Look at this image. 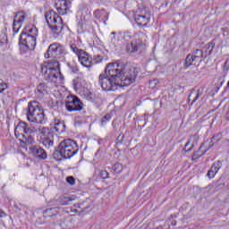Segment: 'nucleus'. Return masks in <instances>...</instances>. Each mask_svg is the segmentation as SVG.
<instances>
[{
    "label": "nucleus",
    "mask_w": 229,
    "mask_h": 229,
    "mask_svg": "<svg viewBox=\"0 0 229 229\" xmlns=\"http://www.w3.org/2000/svg\"><path fill=\"white\" fill-rule=\"evenodd\" d=\"M140 69L124 63H109L105 69V74L98 77L101 89L110 92L117 90V87H128L135 83Z\"/></svg>",
    "instance_id": "obj_1"
},
{
    "label": "nucleus",
    "mask_w": 229,
    "mask_h": 229,
    "mask_svg": "<svg viewBox=\"0 0 229 229\" xmlns=\"http://www.w3.org/2000/svg\"><path fill=\"white\" fill-rule=\"evenodd\" d=\"M14 135L19 139L21 144L25 146H33L35 143V136L38 135L39 142L45 148H53L55 146L53 131L51 129L44 126H34L27 123L26 122H19L14 129Z\"/></svg>",
    "instance_id": "obj_2"
},
{
    "label": "nucleus",
    "mask_w": 229,
    "mask_h": 229,
    "mask_svg": "<svg viewBox=\"0 0 229 229\" xmlns=\"http://www.w3.org/2000/svg\"><path fill=\"white\" fill-rule=\"evenodd\" d=\"M65 55L67 50L65 47L60 43H52L49 45L45 58H54L49 62H45L41 64V72L45 76V80H51V81H62L64 76L60 72V62H65Z\"/></svg>",
    "instance_id": "obj_3"
},
{
    "label": "nucleus",
    "mask_w": 229,
    "mask_h": 229,
    "mask_svg": "<svg viewBox=\"0 0 229 229\" xmlns=\"http://www.w3.org/2000/svg\"><path fill=\"white\" fill-rule=\"evenodd\" d=\"M27 121L29 123H37V124H46L47 123V117L44 114V109L38 101L29 102Z\"/></svg>",
    "instance_id": "obj_4"
},
{
    "label": "nucleus",
    "mask_w": 229,
    "mask_h": 229,
    "mask_svg": "<svg viewBox=\"0 0 229 229\" xmlns=\"http://www.w3.org/2000/svg\"><path fill=\"white\" fill-rule=\"evenodd\" d=\"M45 19L47 26L54 35H60L64 30V20L56 13V12L50 10L46 13Z\"/></svg>",
    "instance_id": "obj_5"
},
{
    "label": "nucleus",
    "mask_w": 229,
    "mask_h": 229,
    "mask_svg": "<svg viewBox=\"0 0 229 229\" xmlns=\"http://www.w3.org/2000/svg\"><path fill=\"white\" fill-rule=\"evenodd\" d=\"M58 151L62 158H72L80 151V147L76 140L66 139L60 142Z\"/></svg>",
    "instance_id": "obj_6"
},
{
    "label": "nucleus",
    "mask_w": 229,
    "mask_h": 229,
    "mask_svg": "<svg viewBox=\"0 0 229 229\" xmlns=\"http://www.w3.org/2000/svg\"><path fill=\"white\" fill-rule=\"evenodd\" d=\"M20 44L24 46L26 49L33 51L35 46H37V28L32 27L30 29H26L25 31L21 32L20 36Z\"/></svg>",
    "instance_id": "obj_7"
},
{
    "label": "nucleus",
    "mask_w": 229,
    "mask_h": 229,
    "mask_svg": "<svg viewBox=\"0 0 229 229\" xmlns=\"http://www.w3.org/2000/svg\"><path fill=\"white\" fill-rule=\"evenodd\" d=\"M147 38L148 36L144 32H136L132 37L131 44L126 46L127 53H137V51L142 49L146 46Z\"/></svg>",
    "instance_id": "obj_8"
},
{
    "label": "nucleus",
    "mask_w": 229,
    "mask_h": 229,
    "mask_svg": "<svg viewBox=\"0 0 229 229\" xmlns=\"http://www.w3.org/2000/svg\"><path fill=\"white\" fill-rule=\"evenodd\" d=\"M134 20L138 26H148L151 21V12L146 8L138 9L134 14Z\"/></svg>",
    "instance_id": "obj_9"
},
{
    "label": "nucleus",
    "mask_w": 229,
    "mask_h": 229,
    "mask_svg": "<svg viewBox=\"0 0 229 229\" xmlns=\"http://www.w3.org/2000/svg\"><path fill=\"white\" fill-rule=\"evenodd\" d=\"M67 112H81L83 110V102L78 97L71 96L65 102Z\"/></svg>",
    "instance_id": "obj_10"
},
{
    "label": "nucleus",
    "mask_w": 229,
    "mask_h": 229,
    "mask_svg": "<svg viewBox=\"0 0 229 229\" xmlns=\"http://www.w3.org/2000/svg\"><path fill=\"white\" fill-rule=\"evenodd\" d=\"M55 6L59 15H68L72 8V0H56Z\"/></svg>",
    "instance_id": "obj_11"
},
{
    "label": "nucleus",
    "mask_w": 229,
    "mask_h": 229,
    "mask_svg": "<svg viewBox=\"0 0 229 229\" xmlns=\"http://www.w3.org/2000/svg\"><path fill=\"white\" fill-rule=\"evenodd\" d=\"M221 140V134H216L211 138V144L207 148L205 144H202L199 149V151L193 154V158H199L202 155H205L206 152L208 151L211 148H214V142H219Z\"/></svg>",
    "instance_id": "obj_12"
},
{
    "label": "nucleus",
    "mask_w": 229,
    "mask_h": 229,
    "mask_svg": "<svg viewBox=\"0 0 229 229\" xmlns=\"http://www.w3.org/2000/svg\"><path fill=\"white\" fill-rule=\"evenodd\" d=\"M26 19H28V13L24 12H19L16 13L13 23V33H19V30L22 28V23Z\"/></svg>",
    "instance_id": "obj_13"
},
{
    "label": "nucleus",
    "mask_w": 229,
    "mask_h": 229,
    "mask_svg": "<svg viewBox=\"0 0 229 229\" xmlns=\"http://www.w3.org/2000/svg\"><path fill=\"white\" fill-rule=\"evenodd\" d=\"M78 58L80 64H81L83 67H86L87 69H90V67H92V57H90L87 52L84 51L79 55Z\"/></svg>",
    "instance_id": "obj_14"
},
{
    "label": "nucleus",
    "mask_w": 229,
    "mask_h": 229,
    "mask_svg": "<svg viewBox=\"0 0 229 229\" xmlns=\"http://www.w3.org/2000/svg\"><path fill=\"white\" fill-rule=\"evenodd\" d=\"M31 153L37 157V158H40L41 160H46L47 158V153L46 150L38 146H32L30 148Z\"/></svg>",
    "instance_id": "obj_15"
},
{
    "label": "nucleus",
    "mask_w": 229,
    "mask_h": 229,
    "mask_svg": "<svg viewBox=\"0 0 229 229\" xmlns=\"http://www.w3.org/2000/svg\"><path fill=\"white\" fill-rule=\"evenodd\" d=\"M94 15L96 19H98V21H100V22H104V24H106V21H108V12H106V10H96Z\"/></svg>",
    "instance_id": "obj_16"
},
{
    "label": "nucleus",
    "mask_w": 229,
    "mask_h": 229,
    "mask_svg": "<svg viewBox=\"0 0 229 229\" xmlns=\"http://www.w3.org/2000/svg\"><path fill=\"white\" fill-rule=\"evenodd\" d=\"M221 167H223V163L218 160L216 163H214L212 165V166L210 167V169L208 172V176L209 178H214V176H216V174H217L219 169H221Z\"/></svg>",
    "instance_id": "obj_17"
},
{
    "label": "nucleus",
    "mask_w": 229,
    "mask_h": 229,
    "mask_svg": "<svg viewBox=\"0 0 229 229\" xmlns=\"http://www.w3.org/2000/svg\"><path fill=\"white\" fill-rule=\"evenodd\" d=\"M36 96L38 98H44L46 94L49 93V88L46 85V83H39V85L37 87L35 90Z\"/></svg>",
    "instance_id": "obj_18"
},
{
    "label": "nucleus",
    "mask_w": 229,
    "mask_h": 229,
    "mask_svg": "<svg viewBox=\"0 0 229 229\" xmlns=\"http://www.w3.org/2000/svg\"><path fill=\"white\" fill-rule=\"evenodd\" d=\"M199 61H197L192 54H189L184 61V69H189L191 65H199Z\"/></svg>",
    "instance_id": "obj_19"
},
{
    "label": "nucleus",
    "mask_w": 229,
    "mask_h": 229,
    "mask_svg": "<svg viewBox=\"0 0 229 229\" xmlns=\"http://www.w3.org/2000/svg\"><path fill=\"white\" fill-rule=\"evenodd\" d=\"M70 49L77 56L81 55V53H83V49H81V47L80 46L79 41H73L70 43Z\"/></svg>",
    "instance_id": "obj_20"
},
{
    "label": "nucleus",
    "mask_w": 229,
    "mask_h": 229,
    "mask_svg": "<svg viewBox=\"0 0 229 229\" xmlns=\"http://www.w3.org/2000/svg\"><path fill=\"white\" fill-rule=\"evenodd\" d=\"M214 47H216V44L210 42L201 48V51H203L204 53V58H207V56H210V55H212V51H214Z\"/></svg>",
    "instance_id": "obj_21"
},
{
    "label": "nucleus",
    "mask_w": 229,
    "mask_h": 229,
    "mask_svg": "<svg viewBox=\"0 0 229 229\" xmlns=\"http://www.w3.org/2000/svg\"><path fill=\"white\" fill-rule=\"evenodd\" d=\"M195 95L194 99L191 101V103L190 104V106H192V105H194V102L198 101L199 99L200 96H203V90L201 89H197L196 91L194 89H192L191 91V93L189 94V98L188 101H191V98H192V96Z\"/></svg>",
    "instance_id": "obj_22"
},
{
    "label": "nucleus",
    "mask_w": 229,
    "mask_h": 229,
    "mask_svg": "<svg viewBox=\"0 0 229 229\" xmlns=\"http://www.w3.org/2000/svg\"><path fill=\"white\" fill-rule=\"evenodd\" d=\"M54 130L55 133H64L65 131V123L60 122V120L54 121Z\"/></svg>",
    "instance_id": "obj_23"
},
{
    "label": "nucleus",
    "mask_w": 229,
    "mask_h": 229,
    "mask_svg": "<svg viewBox=\"0 0 229 229\" xmlns=\"http://www.w3.org/2000/svg\"><path fill=\"white\" fill-rule=\"evenodd\" d=\"M191 55L200 64H201V58H204V56H205V53L201 49H197V50L193 51V53Z\"/></svg>",
    "instance_id": "obj_24"
},
{
    "label": "nucleus",
    "mask_w": 229,
    "mask_h": 229,
    "mask_svg": "<svg viewBox=\"0 0 229 229\" xmlns=\"http://www.w3.org/2000/svg\"><path fill=\"white\" fill-rule=\"evenodd\" d=\"M72 201H74V199H72L71 197H61L58 203L59 205L65 207L67 205H71Z\"/></svg>",
    "instance_id": "obj_25"
},
{
    "label": "nucleus",
    "mask_w": 229,
    "mask_h": 229,
    "mask_svg": "<svg viewBox=\"0 0 229 229\" xmlns=\"http://www.w3.org/2000/svg\"><path fill=\"white\" fill-rule=\"evenodd\" d=\"M56 214H58L56 208H50L44 212V217H54Z\"/></svg>",
    "instance_id": "obj_26"
},
{
    "label": "nucleus",
    "mask_w": 229,
    "mask_h": 229,
    "mask_svg": "<svg viewBox=\"0 0 229 229\" xmlns=\"http://www.w3.org/2000/svg\"><path fill=\"white\" fill-rule=\"evenodd\" d=\"M68 67L72 71V72H73L74 74H78L80 71V69L78 68V65L68 64Z\"/></svg>",
    "instance_id": "obj_27"
},
{
    "label": "nucleus",
    "mask_w": 229,
    "mask_h": 229,
    "mask_svg": "<svg viewBox=\"0 0 229 229\" xmlns=\"http://www.w3.org/2000/svg\"><path fill=\"white\" fill-rule=\"evenodd\" d=\"M113 171H114V173H121L123 171V165L119 163L114 164Z\"/></svg>",
    "instance_id": "obj_28"
},
{
    "label": "nucleus",
    "mask_w": 229,
    "mask_h": 229,
    "mask_svg": "<svg viewBox=\"0 0 229 229\" xmlns=\"http://www.w3.org/2000/svg\"><path fill=\"white\" fill-rule=\"evenodd\" d=\"M110 119H112V116L110 114H106L101 120V125L105 126L106 123L110 122Z\"/></svg>",
    "instance_id": "obj_29"
},
{
    "label": "nucleus",
    "mask_w": 229,
    "mask_h": 229,
    "mask_svg": "<svg viewBox=\"0 0 229 229\" xmlns=\"http://www.w3.org/2000/svg\"><path fill=\"white\" fill-rule=\"evenodd\" d=\"M8 44V38L5 35L0 36V47Z\"/></svg>",
    "instance_id": "obj_30"
},
{
    "label": "nucleus",
    "mask_w": 229,
    "mask_h": 229,
    "mask_svg": "<svg viewBox=\"0 0 229 229\" xmlns=\"http://www.w3.org/2000/svg\"><path fill=\"white\" fill-rule=\"evenodd\" d=\"M8 89V84L2 82L0 83V94H3L4 90Z\"/></svg>",
    "instance_id": "obj_31"
},
{
    "label": "nucleus",
    "mask_w": 229,
    "mask_h": 229,
    "mask_svg": "<svg viewBox=\"0 0 229 229\" xmlns=\"http://www.w3.org/2000/svg\"><path fill=\"white\" fill-rule=\"evenodd\" d=\"M66 182L67 183H69L70 185H74L76 183V180L74 179V177L72 176H68L66 178Z\"/></svg>",
    "instance_id": "obj_32"
},
{
    "label": "nucleus",
    "mask_w": 229,
    "mask_h": 229,
    "mask_svg": "<svg viewBox=\"0 0 229 229\" xmlns=\"http://www.w3.org/2000/svg\"><path fill=\"white\" fill-rule=\"evenodd\" d=\"M100 177L103 178V180H106V178H108V172L106 170H102L100 172Z\"/></svg>",
    "instance_id": "obj_33"
},
{
    "label": "nucleus",
    "mask_w": 229,
    "mask_h": 229,
    "mask_svg": "<svg viewBox=\"0 0 229 229\" xmlns=\"http://www.w3.org/2000/svg\"><path fill=\"white\" fill-rule=\"evenodd\" d=\"M189 146H191V141H187V143L185 144L184 151H186V153H189V151H192V145L190 148Z\"/></svg>",
    "instance_id": "obj_34"
},
{
    "label": "nucleus",
    "mask_w": 229,
    "mask_h": 229,
    "mask_svg": "<svg viewBox=\"0 0 229 229\" xmlns=\"http://www.w3.org/2000/svg\"><path fill=\"white\" fill-rule=\"evenodd\" d=\"M111 42L115 46L117 44V40L115 39V32L111 33Z\"/></svg>",
    "instance_id": "obj_35"
},
{
    "label": "nucleus",
    "mask_w": 229,
    "mask_h": 229,
    "mask_svg": "<svg viewBox=\"0 0 229 229\" xmlns=\"http://www.w3.org/2000/svg\"><path fill=\"white\" fill-rule=\"evenodd\" d=\"M80 81H81V79L78 80V81L75 83V89H81V85H80Z\"/></svg>",
    "instance_id": "obj_36"
},
{
    "label": "nucleus",
    "mask_w": 229,
    "mask_h": 229,
    "mask_svg": "<svg viewBox=\"0 0 229 229\" xmlns=\"http://www.w3.org/2000/svg\"><path fill=\"white\" fill-rule=\"evenodd\" d=\"M0 217H6V213L0 208Z\"/></svg>",
    "instance_id": "obj_37"
},
{
    "label": "nucleus",
    "mask_w": 229,
    "mask_h": 229,
    "mask_svg": "<svg viewBox=\"0 0 229 229\" xmlns=\"http://www.w3.org/2000/svg\"><path fill=\"white\" fill-rule=\"evenodd\" d=\"M150 85H158V80L155 79L150 81Z\"/></svg>",
    "instance_id": "obj_38"
},
{
    "label": "nucleus",
    "mask_w": 229,
    "mask_h": 229,
    "mask_svg": "<svg viewBox=\"0 0 229 229\" xmlns=\"http://www.w3.org/2000/svg\"><path fill=\"white\" fill-rule=\"evenodd\" d=\"M48 106H49V108H53V106H54L53 100L48 101Z\"/></svg>",
    "instance_id": "obj_39"
},
{
    "label": "nucleus",
    "mask_w": 229,
    "mask_h": 229,
    "mask_svg": "<svg viewBox=\"0 0 229 229\" xmlns=\"http://www.w3.org/2000/svg\"><path fill=\"white\" fill-rule=\"evenodd\" d=\"M74 207L75 208H81V204H75Z\"/></svg>",
    "instance_id": "obj_40"
},
{
    "label": "nucleus",
    "mask_w": 229,
    "mask_h": 229,
    "mask_svg": "<svg viewBox=\"0 0 229 229\" xmlns=\"http://www.w3.org/2000/svg\"><path fill=\"white\" fill-rule=\"evenodd\" d=\"M14 208H16L18 210H21V208H19V206L17 204H14Z\"/></svg>",
    "instance_id": "obj_41"
},
{
    "label": "nucleus",
    "mask_w": 229,
    "mask_h": 229,
    "mask_svg": "<svg viewBox=\"0 0 229 229\" xmlns=\"http://www.w3.org/2000/svg\"><path fill=\"white\" fill-rule=\"evenodd\" d=\"M124 135H122V136H118V140L120 139H123Z\"/></svg>",
    "instance_id": "obj_42"
},
{
    "label": "nucleus",
    "mask_w": 229,
    "mask_h": 229,
    "mask_svg": "<svg viewBox=\"0 0 229 229\" xmlns=\"http://www.w3.org/2000/svg\"><path fill=\"white\" fill-rule=\"evenodd\" d=\"M191 139H198V136H192Z\"/></svg>",
    "instance_id": "obj_43"
}]
</instances>
